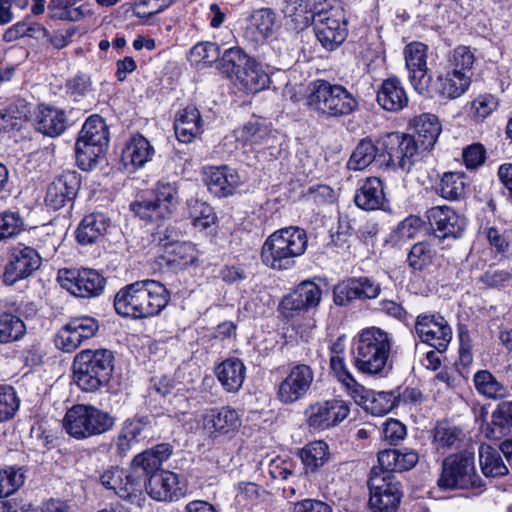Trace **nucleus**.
<instances>
[{
  "instance_id": "obj_58",
  "label": "nucleus",
  "mask_w": 512,
  "mask_h": 512,
  "mask_svg": "<svg viewBox=\"0 0 512 512\" xmlns=\"http://www.w3.org/2000/svg\"><path fill=\"white\" fill-rule=\"evenodd\" d=\"M434 250L431 245L426 242H418L414 244L408 254L409 266L414 270H422L431 263Z\"/></svg>"
},
{
  "instance_id": "obj_27",
  "label": "nucleus",
  "mask_w": 512,
  "mask_h": 512,
  "mask_svg": "<svg viewBox=\"0 0 512 512\" xmlns=\"http://www.w3.org/2000/svg\"><path fill=\"white\" fill-rule=\"evenodd\" d=\"M154 154L150 141L141 134H134L125 144L121 159L125 167L139 169L151 161Z\"/></svg>"
},
{
  "instance_id": "obj_29",
  "label": "nucleus",
  "mask_w": 512,
  "mask_h": 512,
  "mask_svg": "<svg viewBox=\"0 0 512 512\" xmlns=\"http://www.w3.org/2000/svg\"><path fill=\"white\" fill-rule=\"evenodd\" d=\"M436 85V91L441 97L453 100L467 92L471 85V75L445 66L437 77Z\"/></svg>"
},
{
  "instance_id": "obj_16",
  "label": "nucleus",
  "mask_w": 512,
  "mask_h": 512,
  "mask_svg": "<svg viewBox=\"0 0 512 512\" xmlns=\"http://www.w3.org/2000/svg\"><path fill=\"white\" fill-rule=\"evenodd\" d=\"M313 380L314 372L310 366L306 364L293 365L278 385V400L283 404H292L301 400L310 390Z\"/></svg>"
},
{
  "instance_id": "obj_2",
  "label": "nucleus",
  "mask_w": 512,
  "mask_h": 512,
  "mask_svg": "<svg viewBox=\"0 0 512 512\" xmlns=\"http://www.w3.org/2000/svg\"><path fill=\"white\" fill-rule=\"evenodd\" d=\"M307 234L304 229L289 226L273 232L261 249L264 265L274 270H287L294 266L295 258L306 251Z\"/></svg>"
},
{
  "instance_id": "obj_28",
  "label": "nucleus",
  "mask_w": 512,
  "mask_h": 512,
  "mask_svg": "<svg viewBox=\"0 0 512 512\" xmlns=\"http://www.w3.org/2000/svg\"><path fill=\"white\" fill-rule=\"evenodd\" d=\"M32 107V103L23 98H17L0 109V132L10 133L20 130L30 119Z\"/></svg>"
},
{
  "instance_id": "obj_40",
  "label": "nucleus",
  "mask_w": 512,
  "mask_h": 512,
  "mask_svg": "<svg viewBox=\"0 0 512 512\" xmlns=\"http://www.w3.org/2000/svg\"><path fill=\"white\" fill-rule=\"evenodd\" d=\"M78 138L108 147L109 132L104 119L98 115L90 116L82 126Z\"/></svg>"
},
{
  "instance_id": "obj_49",
  "label": "nucleus",
  "mask_w": 512,
  "mask_h": 512,
  "mask_svg": "<svg viewBox=\"0 0 512 512\" xmlns=\"http://www.w3.org/2000/svg\"><path fill=\"white\" fill-rule=\"evenodd\" d=\"M20 403V398L13 386L0 384V424L15 417Z\"/></svg>"
},
{
  "instance_id": "obj_19",
  "label": "nucleus",
  "mask_w": 512,
  "mask_h": 512,
  "mask_svg": "<svg viewBox=\"0 0 512 512\" xmlns=\"http://www.w3.org/2000/svg\"><path fill=\"white\" fill-rule=\"evenodd\" d=\"M380 292L381 285L374 279L366 276L352 277L334 287L333 298L336 305L345 306L356 299H375Z\"/></svg>"
},
{
  "instance_id": "obj_7",
  "label": "nucleus",
  "mask_w": 512,
  "mask_h": 512,
  "mask_svg": "<svg viewBox=\"0 0 512 512\" xmlns=\"http://www.w3.org/2000/svg\"><path fill=\"white\" fill-rule=\"evenodd\" d=\"M153 200L144 199L131 203V210L146 221H161L171 218L179 204L175 183L159 181L154 189Z\"/></svg>"
},
{
  "instance_id": "obj_53",
  "label": "nucleus",
  "mask_w": 512,
  "mask_h": 512,
  "mask_svg": "<svg viewBox=\"0 0 512 512\" xmlns=\"http://www.w3.org/2000/svg\"><path fill=\"white\" fill-rule=\"evenodd\" d=\"M147 479L136 470L132 473L125 471V479L121 482L118 496L128 500H140L143 489H146Z\"/></svg>"
},
{
  "instance_id": "obj_33",
  "label": "nucleus",
  "mask_w": 512,
  "mask_h": 512,
  "mask_svg": "<svg viewBox=\"0 0 512 512\" xmlns=\"http://www.w3.org/2000/svg\"><path fill=\"white\" fill-rule=\"evenodd\" d=\"M377 102L387 111L403 109L408 103V96L400 80L395 77L384 80L377 92Z\"/></svg>"
},
{
  "instance_id": "obj_57",
  "label": "nucleus",
  "mask_w": 512,
  "mask_h": 512,
  "mask_svg": "<svg viewBox=\"0 0 512 512\" xmlns=\"http://www.w3.org/2000/svg\"><path fill=\"white\" fill-rule=\"evenodd\" d=\"M395 405V397L391 392H377L369 396L364 409L376 416L389 413Z\"/></svg>"
},
{
  "instance_id": "obj_21",
  "label": "nucleus",
  "mask_w": 512,
  "mask_h": 512,
  "mask_svg": "<svg viewBox=\"0 0 512 512\" xmlns=\"http://www.w3.org/2000/svg\"><path fill=\"white\" fill-rule=\"evenodd\" d=\"M320 299L321 289L313 282L304 281L283 298L280 303L282 314L286 318H293L317 306Z\"/></svg>"
},
{
  "instance_id": "obj_43",
  "label": "nucleus",
  "mask_w": 512,
  "mask_h": 512,
  "mask_svg": "<svg viewBox=\"0 0 512 512\" xmlns=\"http://www.w3.org/2000/svg\"><path fill=\"white\" fill-rule=\"evenodd\" d=\"M478 393L491 399H501L507 396V389L487 370L478 371L473 378Z\"/></svg>"
},
{
  "instance_id": "obj_13",
  "label": "nucleus",
  "mask_w": 512,
  "mask_h": 512,
  "mask_svg": "<svg viewBox=\"0 0 512 512\" xmlns=\"http://www.w3.org/2000/svg\"><path fill=\"white\" fill-rule=\"evenodd\" d=\"M42 256L39 251L23 243H17L9 249V259L4 270V281L13 284L30 276L39 269Z\"/></svg>"
},
{
  "instance_id": "obj_24",
  "label": "nucleus",
  "mask_w": 512,
  "mask_h": 512,
  "mask_svg": "<svg viewBox=\"0 0 512 512\" xmlns=\"http://www.w3.org/2000/svg\"><path fill=\"white\" fill-rule=\"evenodd\" d=\"M204 182L208 190L219 198L233 195L242 183L238 172L226 165L205 168Z\"/></svg>"
},
{
  "instance_id": "obj_26",
  "label": "nucleus",
  "mask_w": 512,
  "mask_h": 512,
  "mask_svg": "<svg viewBox=\"0 0 512 512\" xmlns=\"http://www.w3.org/2000/svg\"><path fill=\"white\" fill-rule=\"evenodd\" d=\"M68 127V116L65 110L49 106L39 105L35 119V128L38 132L57 137Z\"/></svg>"
},
{
  "instance_id": "obj_41",
  "label": "nucleus",
  "mask_w": 512,
  "mask_h": 512,
  "mask_svg": "<svg viewBox=\"0 0 512 512\" xmlns=\"http://www.w3.org/2000/svg\"><path fill=\"white\" fill-rule=\"evenodd\" d=\"M274 25V12L271 9L263 8L252 14L248 31L252 32L254 41L260 42L272 35Z\"/></svg>"
},
{
  "instance_id": "obj_6",
  "label": "nucleus",
  "mask_w": 512,
  "mask_h": 512,
  "mask_svg": "<svg viewBox=\"0 0 512 512\" xmlns=\"http://www.w3.org/2000/svg\"><path fill=\"white\" fill-rule=\"evenodd\" d=\"M437 484L446 490L484 487L481 477L476 473L474 456L467 452L453 454L444 459Z\"/></svg>"
},
{
  "instance_id": "obj_51",
  "label": "nucleus",
  "mask_w": 512,
  "mask_h": 512,
  "mask_svg": "<svg viewBox=\"0 0 512 512\" xmlns=\"http://www.w3.org/2000/svg\"><path fill=\"white\" fill-rule=\"evenodd\" d=\"M25 230V220L17 211L0 213V242L17 237Z\"/></svg>"
},
{
  "instance_id": "obj_62",
  "label": "nucleus",
  "mask_w": 512,
  "mask_h": 512,
  "mask_svg": "<svg viewBox=\"0 0 512 512\" xmlns=\"http://www.w3.org/2000/svg\"><path fill=\"white\" fill-rule=\"evenodd\" d=\"M498 99L490 94L480 95L472 102V111L474 117L482 121L487 118L498 107Z\"/></svg>"
},
{
  "instance_id": "obj_15",
  "label": "nucleus",
  "mask_w": 512,
  "mask_h": 512,
  "mask_svg": "<svg viewBox=\"0 0 512 512\" xmlns=\"http://www.w3.org/2000/svg\"><path fill=\"white\" fill-rule=\"evenodd\" d=\"M350 413L347 402L341 399L311 404L306 410L307 424L314 430H326L344 421Z\"/></svg>"
},
{
  "instance_id": "obj_46",
  "label": "nucleus",
  "mask_w": 512,
  "mask_h": 512,
  "mask_svg": "<svg viewBox=\"0 0 512 512\" xmlns=\"http://www.w3.org/2000/svg\"><path fill=\"white\" fill-rule=\"evenodd\" d=\"M328 446L323 441H314L300 450V458L306 472H314L327 460Z\"/></svg>"
},
{
  "instance_id": "obj_56",
  "label": "nucleus",
  "mask_w": 512,
  "mask_h": 512,
  "mask_svg": "<svg viewBox=\"0 0 512 512\" xmlns=\"http://www.w3.org/2000/svg\"><path fill=\"white\" fill-rule=\"evenodd\" d=\"M240 137L247 144L272 147L270 144L272 138L270 129L258 122L246 124L241 130Z\"/></svg>"
},
{
  "instance_id": "obj_18",
  "label": "nucleus",
  "mask_w": 512,
  "mask_h": 512,
  "mask_svg": "<svg viewBox=\"0 0 512 512\" xmlns=\"http://www.w3.org/2000/svg\"><path fill=\"white\" fill-rule=\"evenodd\" d=\"M415 332L420 340L434 347L437 351L446 350L452 339V330L440 315L423 313L417 316Z\"/></svg>"
},
{
  "instance_id": "obj_42",
  "label": "nucleus",
  "mask_w": 512,
  "mask_h": 512,
  "mask_svg": "<svg viewBox=\"0 0 512 512\" xmlns=\"http://www.w3.org/2000/svg\"><path fill=\"white\" fill-rule=\"evenodd\" d=\"M106 149V146H100L77 138L75 154L78 166L85 171L91 170L96 165L98 159L104 155Z\"/></svg>"
},
{
  "instance_id": "obj_25",
  "label": "nucleus",
  "mask_w": 512,
  "mask_h": 512,
  "mask_svg": "<svg viewBox=\"0 0 512 512\" xmlns=\"http://www.w3.org/2000/svg\"><path fill=\"white\" fill-rule=\"evenodd\" d=\"M80 187L76 173H63L54 180L47 189L45 203L48 207L58 210L74 200Z\"/></svg>"
},
{
  "instance_id": "obj_59",
  "label": "nucleus",
  "mask_w": 512,
  "mask_h": 512,
  "mask_svg": "<svg viewBox=\"0 0 512 512\" xmlns=\"http://www.w3.org/2000/svg\"><path fill=\"white\" fill-rule=\"evenodd\" d=\"M67 324L79 336L82 342L94 337L99 330L98 321L90 316L74 317Z\"/></svg>"
},
{
  "instance_id": "obj_54",
  "label": "nucleus",
  "mask_w": 512,
  "mask_h": 512,
  "mask_svg": "<svg viewBox=\"0 0 512 512\" xmlns=\"http://www.w3.org/2000/svg\"><path fill=\"white\" fill-rule=\"evenodd\" d=\"M218 61V66L224 73L237 75L239 70L251 61V58L236 46L227 49L221 57L219 56Z\"/></svg>"
},
{
  "instance_id": "obj_11",
  "label": "nucleus",
  "mask_w": 512,
  "mask_h": 512,
  "mask_svg": "<svg viewBox=\"0 0 512 512\" xmlns=\"http://www.w3.org/2000/svg\"><path fill=\"white\" fill-rule=\"evenodd\" d=\"M57 279L62 288L81 298L96 297L105 286L104 277L96 270L88 268L60 269Z\"/></svg>"
},
{
  "instance_id": "obj_30",
  "label": "nucleus",
  "mask_w": 512,
  "mask_h": 512,
  "mask_svg": "<svg viewBox=\"0 0 512 512\" xmlns=\"http://www.w3.org/2000/svg\"><path fill=\"white\" fill-rule=\"evenodd\" d=\"M176 138L182 143H191L203 131V120L195 106L179 111L174 122Z\"/></svg>"
},
{
  "instance_id": "obj_3",
  "label": "nucleus",
  "mask_w": 512,
  "mask_h": 512,
  "mask_svg": "<svg viewBox=\"0 0 512 512\" xmlns=\"http://www.w3.org/2000/svg\"><path fill=\"white\" fill-rule=\"evenodd\" d=\"M114 370V355L108 349H84L72 362L73 380L84 392L107 387Z\"/></svg>"
},
{
  "instance_id": "obj_37",
  "label": "nucleus",
  "mask_w": 512,
  "mask_h": 512,
  "mask_svg": "<svg viewBox=\"0 0 512 512\" xmlns=\"http://www.w3.org/2000/svg\"><path fill=\"white\" fill-rule=\"evenodd\" d=\"M138 284L134 282L121 288L115 295L114 307L116 312L124 317L140 319Z\"/></svg>"
},
{
  "instance_id": "obj_4",
  "label": "nucleus",
  "mask_w": 512,
  "mask_h": 512,
  "mask_svg": "<svg viewBox=\"0 0 512 512\" xmlns=\"http://www.w3.org/2000/svg\"><path fill=\"white\" fill-rule=\"evenodd\" d=\"M116 419L109 412L89 404H75L63 418L65 432L74 439L84 440L113 429Z\"/></svg>"
},
{
  "instance_id": "obj_10",
  "label": "nucleus",
  "mask_w": 512,
  "mask_h": 512,
  "mask_svg": "<svg viewBox=\"0 0 512 512\" xmlns=\"http://www.w3.org/2000/svg\"><path fill=\"white\" fill-rule=\"evenodd\" d=\"M369 504L374 512H396L402 493L400 483L393 474L378 473L374 468L368 480Z\"/></svg>"
},
{
  "instance_id": "obj_14",
  "label": "nucleus",
  "mask_w": 512,
  "mask_h": 512,
  "mask_svg": "<svg viewBox=\"0 0 512 512\" xmlns=\"http://www.w3.org/2000/svg\"><path fill=\"white\" fill-rule=\"evenodd\" d=\"M156 424L155 416L147 414H135L125 419L116 438L117 451L126 454L135 444L153 438Z\"/></svg>"
},
{
  "instance_id": "obj_64",
  "label": "nucleus",
  "mask_w": 512,
  "mask_h": 512,
  "mask_svg": "<svg viewBox=\"0 0 512 512\" xmlns=\"http://www.w3.org/2000/svg\"><path fill=\"white\" fill-rule=\"evenodd\" d=\"M383 438L390 444H397L406 436V427L396 419H388L383 424Z\"/></svg>"
},
{
  "instance_id": "obj_61",
  "label": "nucleus",
  "mask_w": 512,
  "mask_h": 512,
  "mask_svg": "<svg viewBox=\"0 0 512 512\" xmlns=\"http://www.w3.org/2000/svg\"><path fill=\"white\" fill-rule=\"evenodd\" d=\"M190 55L195 62L214 63L220 56V48L216 43L200 42L192 47Z\"/></svg>"
},
{
  "instance_id": "obj_63",
  "label": "nucleus",
  "mask_w": 512,
  "mask_h": 512,
  "mask_svg": "<svg viewBox=\"0 0 512 512\" xmlns=\"http://www.w3.org/2000/svg\"><path fill=\"white\" fill-rule=\"evenodd\" d=\"M81 344L82 341L80 340L79 336L69 328L68 324H65L56 334L55 345L58 349L64 352H73Z\"/></svg>"
},
{
  "instance_id": "obj_12",
  "label": "nucleus",
  "mask_w": 512,
  "mask_h": 512,
  "mask_svg": "<svg viewBox=\"0 0 512 512\" xmlns=\"http://www.w3.org/2000/svg\"><path fill=\"white\" fill-rule=\"evenodd\" d=\"M403 54L412 87L421 95H430L432 75L427 67L428 46L414 41L405 46Z\"/></svg>"
},
{
  "instance_id": "obj_35",
  "label": "nucleus",
  "mask_w": 512,
  "mask_h": 512,
  "mask_svg": "<svg viewBox=\"0 0 512 512\" xmlns=\"http://www.w3.org/2000/svg\"><path fill=\"white\" fill-rule=\"evenodd\" d=\"M108 226L109 219L103 213L88 214L80 222L76 238L80 244H92L104 235Z\"/></svg>"
},
{
  "instance_id": "obj_8",
  "label": "nucleus",
  "mask_w": 512,
  "mask_h": 512,
  "mask_svg": "<svg viewBox=\"0 0 512 512\" xmlns=\"http://www.w3.org/2000/svg\"><path fill=\"white\" fill-rule=\"evenodd\" d=\"M418 148L417 140L411 135L399 132L387 134L381 141L380 166L407 173L414 166Z\"/></svg>"
},
{
  "instance_id": "obj_38",
  "label": "nucleus",
  "mask_w": 512,
  "mask_h": 512,
  "mask_svg": "<svg viewBox=\"0 0 512 512\" xmlns=\"http://www.w3.org/2000/svg\"><path fill=\"white\" fill-rule=\"evenodd\" d=\"M379 148L370 139H363L356 146L348 160V168L354 171H360L367 168L373 162L380 165Z\"/></svg>"
},
{
  "instance_id": "obj_39",
  "label": "nucleus",
  "mask_w": 512,
  "mask_h": 512,
  "mask_svg": "<svg viewBox=\"0 0 512 512\" xmlns=\"http://www.w3.org/2000/svg\"><path fill=\"white\" fill-rule=\"evenodd\" d=\"M479 463L486 477H503L509 473L499 451L490 445L482 444L479 447Z\"/></svg>"
},
{
  "instance_id": "obj_48",
  "label": "nucleus",
  "mask_w": 512,
  "mask_h": 512,
  "mask_svg": "<svg viewBox=\"0 0 512 512\" xmlns=\"http://www.w3.org/2000/svg\"><path fill=\"white\" fill-rule=\"evenodd\" d=\"M282 12L286 18H290L295 24V28L308 27L313 21V15L309 10V5L305 0H285Z\"/></svg>"
},
{
  "instance_id": "obj_50",
  "label": "nucleus",
  "mask_w": 512,
  "mask_h": 512,
  "mask_svg": "<svg viewBox=\"0 0 512 512\" xmlns=\"http://www.w3.org/2000/svg\"><path fill=\"white\" fill-rule=\"evenodd\" d=\"M440 195L448 200H456L465 193L464 175L459 172L445 173L439 183Z\"/></svg>"
},
{
  "instance_id": "obj_34",
  "label": "nucleus",
  "mask_w": 512,
  "mask_h": 512,
  "mask_svg": "<svg viewBox=\"0 0 512 512\" xmlns=\"http://www.w3.org/2000/svg\"><path fill=\"white\" fill-rule=\"evenodd\" d=\"M410 125L417 135V143L419 142L424 150L434 147L442 131V125L436 115L423 113L414 117Z\"/></svg>"
},
{
  "instance_id": "obj_20",
  "label": "nucleus",
  "mask_w": 512,
  "mask_h": 512,
  "mask_svg": "<svg viewBox=\"0 0 512 512\" xmlns=\"http://www.w3.org/2000/svg\"><path fill=\"white\" fill-rule=\"evenodd\" d=\"M427 219L436 237L458 238L466 227V220L449 206H434L427 211Z\"/></svg>"
},
{
  "instance_id": "obj_52",
  "label": "nucleus",
  "mask_w": 512,
  "mask_h": 512,
  "mask_svg": "<svg viewBox=\"0 0 512 512\" xmlns=\"http://www.w3.org/2000/svg\"><path fill=\"white\" fill-rule=\"evenodd\" d=\"M475 54L470 47L460 45L451 51L447 58L446 67L452 70L465 72L466 75L472 76V68L475 63Z\"/></svg>"
},
{
  "instance_id": "obj_1",
  "label": "nucleus",
  "mask_w": 512,
  "mask_h": 512,
  "mask_svg": "<svg viewBox=\"0 0 512 512\" xmlns=\"http://www.w3.org/2000/svg\"><path fill=\"white\" fill-rule=\"evenodd\" d=\"M394 338L379 327L362 329L353 338V362L363 374L387 377L393 369Z\"/></svg>"
},
{
  "instance_id": "obj_60",
  "label": "nucleus",
  "mask_w": 512,
  "mask_h": 512,
  "mask_svg": "<svg viewBox=\"0 0 512 512\" xmlns=\"http://www.w3.org/2000/svg\"><path fill=\"white\" fill-rule=\"evenodd\" d=\"M460 434L461 431L457 427L447 422H440L435 427L434 442L437 444L438 448H449L459 440Z\"/></svg>"
},
{
  "instance_id": "obj_32",
  "label": "nucleus",
  "mask_w": 512,
  "mask_h": 512,
  "mask_svg": "<svg viewBox=\"0 0 512 512\" xmlns=\"http://www.w3.org/2000/svg\"><path fill=\"white\" fill-rule=\"evenodd\" d=\"M385 200L383 182L377 177H369L357 189L354 202L366 211L381 208Z\"/></svg>"
},
{
  "instance_id": "obj_47",
  "label": "nucleus",
  "mask_w": 512,
  "mask_h": 512,
  "mask_svg": "<svg viewBox=\"0 0 512 512\" xmlns=\"http://www.w3.org/2000/svg\"><path fill=\"white\" fill-rule=\"evenodd\" d=\"M26 474L22 467L8 466L0 470V501L16 491H18L25 482Z\"/></svg>"
},
{
  "instance_id": "obj_9",
  "label": "nucleus",
  "mask_w": 512,
  "mask_h": 512,
  "mask_svg": "<svg viewBox=\"0 0 512 512\" xmlns=\"http://www.w3.org/2000/svg\"><path fill=\"white\" fill-rule=\"evenodd\" d=\"M314 32L321 46L336 50L348 35V22L342 7H331L313 14Z\"/></svg>"
},
{
  "instance_id": "obj_5",
  "label": "nucleus",
  "mask_w": 512,
  "mask_h": 512,
  "mask_svg": "<svg viewBox=\"0 0 512 512\" xmlns=\"http://www.w3.org/2000/svg\"><path fill=\"white\" fill-rule=\"evenodd\" d=\"M307 103L312 110L327 117L349 115L357 107L356 99L345 87L326 80L312 84Z\"/></svg>"
},
{
  "instance_id": "obj_55",
  "label": "nucleus",
  "mask_w": 512,
  "mask_h": 512,
  "mask_svg": "<svg viewBox=\"0 0 512 512\" xmlns=\"http://www.w3.org/2000/svg\"><path fill=\"white\" fill-rule=\"evenodd\" d=\"M187 204L190 218L196 228L206 229L215 223L216 214L209 204L200 200H190Z\"/></svg>"
},
{
  "instance_id": "obj_17",
  "label": "nucleus",
  "mask_w": 512,
  "mask_h": 512,
  "mask_svg": "<svg viewBox=\"0 0 512 512\" xmlns=\"http://www.w3.org/2000/svg\"><path fill=\"white\" fill-rule=\"evenodd\" d=\"M199 423L210 438L235 433L241 426L239 412L229 406L206 409L200 416Z\"/></svg>"
},
{
  "instance_id": "obj_31",
  "label": "nucleus",
  "mask_w": 512,
  "mask_h": 512,
  "mask_svg": "<svg viewBox=\"0 0 512 512\" xmlns=\"http://www.w3.org/2000/svg\"><path fill=\"white\" fill-rule=\"evenodd\" d=\"M215 374L226 392L236 393L246 378V366L239 358H228L216 367Z\"/></svg>"
},
{
  "instance_id": "obj_22",
  "label": "nucleus",
  "mask_w": 512,
  "mask_h": 512,
  "mask_svg": "<svg viewBox=\"0 0 512 512\" xmlns=\"http://www.w3.org/2000/svg\"><path fill=\"white\" fill-rule=\"evenodd\" d=\"M146 491L151 498L163 502L177 501L186 493L178 475L166 470L155 472L148 478Z\"/></svg>"
},
{
  "instance_id": "obj_45",
  "label": "nucleus",
  "mask_w": 512,
  "mask_h": 512,
  "mask_svg": "<svg viewBox=\"0 0 512 512\" xmlns=\"http://www.w3.org/2000/svg\"><path fill=\"white\" fill-rule=\"evenodd\" d=\"M167 261L186 267L197 260V251L190 242H173L164 244Z\"/></svg>"
},
{
  "instance_id": "obj_36",
  "label": "nucleus",
  "mask_w": 512,
  "mask_h": 512,
  "mask_svg": "<svg viewBox=\"0 0 512 512\" xmlns=\"http://www.w3.org/2000/svg\"><path fill=\"white\" fill-rule=\"evenodd\" d=\"M242 87L249 93H256L269 85L270 77L255 60L239 70L236 75Z\"/></svg>"
},
{
  "instance_id": "obj_44",
  "label": "nucleus",
  "mask_w": 512,
  "mask_h": 512,
  "mask_svg": "<svg viewBox=\"0 0 512 512\" xmlns=\"http://www.w3.org/2000/svg\"><path fill=\"white\" fill-rule=\"evenodd\" d=\"M26 334V326L18 316L11 313L0 315V344L21 340Z\"/></svg>"
},
{
  "instance_id": "obj_23",
  "label": "nucleus",
  "mask_w": 512,
  "mask_h": 512,
  "mask_svg": "<svg viewBox=\"0 0 512 512\" xmlns=\"http://www.w3.org/2000/svg\"><path fill=\"white\" fill-rule=\"evenodd\" d=\"M137 284L141 318L158 315L169 302L166 287L155 280L137 281Z\"/></svg>"
}]
</instances>
